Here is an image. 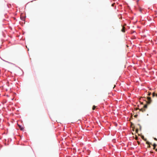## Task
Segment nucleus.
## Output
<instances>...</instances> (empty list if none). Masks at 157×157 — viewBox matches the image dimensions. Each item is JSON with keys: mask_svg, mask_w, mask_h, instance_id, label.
I'll return each mask as SVG.
<instances>
[{"mask_svg": "<svg viewBox=\"0 0 157 157\" xmlns=\"http://www.w3.org/2000/svg\"><path fill=\"white\" fill-rule=\"evenodd\" d=\"M147 100L146 101V102L147 104L145 105L144 107L143 108H141L140 109V111H141L142 112H144L146 110V109L147 107V104H149L151 103V97H147Z\"/></svg>", "mask_w": 157, "mask_h": 157, "instance_id": "f257e3e1", "label": "nucleus"}, {"mask_svg": "<svg viewBox=\"0 0 157 157\" xmlns=\"http://www.w3.org/2000/svg\"><path fill=\"white\" fill-rule=\"evenodd\" d=\"M18 126L19 128L21 130V131L23 130L24 128L23 127H22L21 125H20L19 124H18Z\"/></svg>", "mask_w": 157, "mask_h": 157, "instance_id": "f03ea898", "label": "nucleus"}, {"mask_svg": "<svg viewBox=\"0 0 157 157\" xmlns=\"http://www.w3.org/2000/svg\"><path fill=\"white\" fill-rule=\"evenodd\" d=\"M121 31L123 32H125V27H123L122 28Z\"/></svg>", "mask_w": 157, "mask_h": 157, "instance_id": "7ed1b4c3", "label": "nucleus"}, {"mask_svg": "<svg viewBox=\"0 0 157 157\" xmlns=\"http://www.w3.org/2000/svg\"><path fill=\"white\" fill-rule=\"evenodd\" d=\"M153 147H153V149H155V147H156V144H153Z\"/></svg>", "mask_w": 157, "mask_h": 157, "instance_id": "20e7f679", "label": "nucleus"}, {"mask_svg": "<svg viewBox=\"0 0 157 157\" xmlns=\"http://www.w3.org/2000/svg\"><path fill=\"white\" fill-rule=\"evenodd\" d=\"M146 144L149 145V144H151V143H150L148 141H147L146 142Z\"/></svg>", "mask_w": 157, "mask_h": 157, "instance_id": "39448f33", "label": "nucleus"}, {"mask_svg": "<svg viewBox=\"0 0 157 157\" xmlns=\"http://www.w3.org/2000/svg\"><path fill=\"white\" fill-rule=\"evenodd\" d=\"M142 139L143 140H145V141H146V140H147V139H145V138H144V136H143L142 137Z\"/></svg>", "mask_w": 157, "mask_h": 157, "instance_id": "423d86ee", "label": "nucleus"}, {"mask_svg": "<svg viewBox=\"0 0 157 157\" xmlns=\"http://www.w3.org/2000/svg\"><path fill=\"white\" fill-rule=\"evenodd\" d=\"M96 108V106L95 105H93L92 107V109L94 110Z\"/></svg>", "mask_w": 157, "mask_h": 157, "instance_id": "0eeeda50", "label": "nucleus"}, {"mask_svg": "<svg viewBox=\"0 0 157 157\" xmlns=\"http://www.w3.org/2000/svg\"><path fill=\"white\" fill-rule=\"evenodd\" d=\"M152 95H153V97L155 96V93L154 92L152 94Z\"/></svg>", "mask_w": 157, "mask_h": 157, "instance_id": "6e6552de", "label": "nucleus"}, {"mask_svg": "<svg viewBox=\"0 0 157 157\" xmlns=\"http://www.w3.org/2000/svg\"><path fill=\"white\" fill-rule=\"evenodd\" d=\"M138 129H136V133H138Z\"/></svg>", "mask_w": 157, "mask_h": 157, "instance_id": "1a4fd4ad", "label": "nucleus"}, {"mask_svg": "<svg viewBox=\"0 0 157 157\" xmlns=\"http://www.w3.org/2000/svg\"><path fill=\"white\" fill-rule=\"evenodd\" d=\"M115 4V3H113V4H112V6H114V5Z\"/></svg>", "mask_w": 157, "mask_h": 157, "instance_id": "9d476101", "label": "nucleus"}, {"mask_svg": "<svg viewBox=\"0 0 157 157\" xmlns=\"http://www.w3.org/2000/svg\"><path fill=\"white\" fill-rule=\"evenodd\" d=\"M151 94V92H150V93H149L148 94V96H150V95Z\"/></svg>", "mask_w": 157, "mask_h": 157, "instance_id": "9b49d317", "label": "nucleus"}, {"mask_svg": "<svg viewBox=\"0 0 157 157\" xmlns=\"http://www.w3.org/2000/svg\"><path fill=\"white\" fill-rule=\"evenodd\" d=\"M138 116V115H135L134 116V117H137V116Z\"/></svg>", "mask_w": 157, "mask_h": 157, "instance_id": "f8f14e48", "label": "nucleus"}, {"mask_svg": "<svg viewBox=\"0 0 157 157\" xmlns=\"http://www.w3.org/2000/svg\"><path fill=\"white\" fill-rule=\"evenodd\" d=\"M135 139L136 140H137L138 139V137L137 136H136V137L135 138Z\"/></svg>", "mask_w": 157, "mask_h": 157, "instance_id": "ddd939ff", "label": "nucleus"}, {"mask_svg": "<svg viewBox=\"0 0 157 157\" xmlns=\"http://www.w3.org/2000/svg\"><path fill=\"white\" fill-rule=\"evenodd\" d=\"M154 139L155 140L157 141V139L156 138H154Z\"/></svg>", "mask_w": 157, "mask_h": 157, "instance_id": "4468645a", "label": "nucleus"}, {"mask_svg": "<svg viewBox=\"0 0 157 157\" xmlns=\"http://www.w3.org/2000/svg\"><path fill=\"white\" fill-rule=\"evenodd\" d=\"M150 144L149 145V146H148V147L150 148V147H151V146H150Z\"/></svg>", "mask_w": 157, "mask_h": 157, "instance_id": "2eb2a0df", "label": "nucleus"}, {"mask_svg": "<svg viewBox=\"0 0 157 157\" xmlns=\"http://www.w3.org/2000/svg\"><path fill=\"white\" fill-rule=\"evenodd\" d=\"M138 109H139L138 108H136V110Z\"/></svg>", "mask_w": 157, "mask_h": 157, "instance_id": "dca6fc26", "label": "nucleus"}, {"mask_svg": "<svg viewBox=\"0 0 157 157\" xmlns=\"http://www.w3.org/2000/svg\"><path fill=\"white\" fill-rule=\"evenodd\" d=\"M156 151H157V149H155Z\"/></svg>", "mask_w": 157, "mask_h": 157, "instance_id": "f3484780", "label": "nucleus"}, {"mask_svg": "<svg viewBox=\"0 0 157 157\" xmlns=\"http://www.w3.org/2000/svg\"><path fill=\"white\" fill-rule=\"evenodd\" d=\"M138 143L139 144H140V142L139 141H138Z\"/></svg>", "mask_w": 157, "mask_h": 157, "instance_id": "a211bd4d", "label": "nucleus"}, {"mask_svg": "<svg viewBox=\"0 0 157 157\" xmlns=\"http://www.w3.org/2000/svg\"><path fill=\"white\" fill-rule=\"evenodd\" d=\"M156 96L157 97V94H156Z\"/></svg>", "mask_w": 157, "mask_h": 157, "instance_id": "6ab92c4d", "label": "nucleus"}]
</instances>
